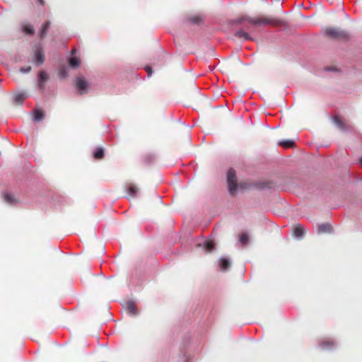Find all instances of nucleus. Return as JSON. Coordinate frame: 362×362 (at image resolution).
<instances>
[{
  "label": "nucleus",
  "mask_w": 362,
  "mask_h": 362,
  "mask_svg": "<svg viewBox=\"0 0 362 362\" xmlns=\"http://www.w3.org/2000/svg\"><path fill=\"white\" fill-rule=\"evenodd\" d=\"M244 22H247L255 26H265L267 25H270L272 26H279L284 25V22L281 19L269 18L264 16L255 18L250 17L249 16H245L234 21L235 24H241Z\"/></svg>",
  "instance_id": "f257e3e1"
},
{
  "label": "nucleus",
  "mask_w": 362,
  "mask_h": 362,
  "mask_svg": "<svg viewBox=\"0 0 362 362\" xmlns=\"http://www.w3.org/2000/svg\"><path fill=\"white\" fill-rule=\"evenodd\" d=\"M227 183L228 191L230 194L234 195L238 189L235 171L233 169H229L227 173Z\"/></svg>",
  "instance_id": "f03ea898"
},
{
  "label": "nucleus",
  "mask_w": 362,
  "mask_h": 362,
  "mask_svg": "<svg viewBox=\"0 0 362 362\" xmlns=\"http://www.w3.org/2000/svg\"><path fill=\"white\" fill-rule=\"evenodd\" d=\"M325 34L334 39L346 40L349 37L348 32L336 28H329L326 29Z\"/></svg>",
  "instance_id": "7ed1b4c3"
},
{
  "label": "nucleus",
  "mask_w": 362,
  "mask_h": 362,
  "mask_svg": "<svg viewBox=\"0 0 362 362\" xmlns=\"http://www.w3.org/2000/svg\"><path fill=\"white\" fill-rule=\"evenodd\" d=\"M45 57L42 49L40 47H37L35 52V62L36 65L39 66L45 62Z\"/></svg>",
  "instance_id": "20e7f679"
},
{
  "label": "nucleus",
  "mask_w": 362,
  "mask_h": 362,
  "mask_svg": "<svg viewBox=\"0 0 362 362\" xmlns=\"http://www.w3.org/2000/svg\"><path fill=\"white\" fill-rule=\"evenodd\" d=\"M76 86L81 94H83L86 92V90L88 87V83L83 78H78L76 79Z\"/></svg>",
  "instance_id": "39448f33"
},
{
  "label": "nucleus",
  "mask_w": 362,
  "mask_h": 362,
  "mask_svg": "<svg viewBox=\"0 0 362 362\" xmlns=\"http://www.w3.org/2000/svg\"><path fill=\"white\" fill-rule=\"evenodd\" d=\"M48 80V75L44 71H40L38 74V87L40 90H44L45 86L44 83Z\"/></svg>",
  "instance_id": "423d86ee"
},
{
  "label": "nucleus",
  "mask_w": 362,
  "mask_h": 362,
  "mask_svg": "<svg viewBox=\"0 0 362 362\" xmlns=\"http://www.w3.org/2000/svg\"><path fill=\"white\" fill-rule=\"evenodd\" d=\"M334 123L342 131H346L349 129L348 126L339 117L335 116L333 117Z\"/></svg>",
  "instance_id": "0eeeda50"
},
{
  "label": "nucleus",
  "mask_w": 362,
  "mask_h": 362,
  "mask_svg": "<svg viewBox=\"0 0 362 362\" xmlns=\"http://www.w3.org/2000/svg\"><path fill=\"white\" fill-rule=\"evenodd\" d=\"M305 234V228L302 225H298L293 228V235L296 238H301Z\"/></svg>",
  "instance_id": "6e6552de"
},
{
  "label": "nucleus",
  "mask_w": 362,
  "mask_h": 362,
  "mask_svg": "<svg viewBox=\"0 0 362 362\" xmlns=\"http://www.w3.org/2000/svg\"><path fill=\"white\" fill-rule=\"evenodd\" d=\"M219 267L223 271H226L230 267V261L226 257H221L219 259Z\"/></svg>",
  "instance_id": "1a4fd4ad"
},
{
  "label": "nucleus",
  "mask_w": 362,
  "mask_h": 362,
  "mask_svg": "<svg viewBox=\"0 0 362 362\" xmlns=\"http://www.w3.org/2000/svg\"><path fill=\"white\" fill-rule=\"evenodd\" d=\"M127 310L131 315H136L138 314L136 304L133 300L127 302Z\"/></svg>",
  "instance_id": "9d476101"
},
{
  "label": "nucleus",
  "mask_w": 362,
  "mask_h": 362,
  "mask_svg": "<svg viewBox=\"0 0 362 362\" xmlns=\"http://www.w3.org/2000/svg\"><path fill=\"white\" fill-rule=\"evenodd\" d=\"M320 346L324 350H329L334 347L335 342L333 340H325L320 344Z\"/></svg>",
  "instance_id": "9b49d317"
},
{
  "label": "nucleus",
  "mask_w": 362,
  "mask_h": 362,
  "mask_svg": "<svg viewBox=\"0 0 362 362\" xmlns=\"http://www.w3.org/2000/svg\"><path fill=\"white\" fill-rule=\"evenodd\" d=\"M4 199V201L10 205H15L18 203L16 198L10 193H5Z\"/></svg>",
  "instance_id": "f8f14e48"
},
{
  "label": "nucleus",
  "mask_w": 362,
  "mask_h": 362,
  "mask_svg": "<svg viewBox=\"0 0 362 362\" xmlns=\"http://www.w3.org/2000/svg\"><path fill=\"white\" fill-rule=\"evenodd\" d=\"M235 36L238 38L244 39L245 40H248L251 39V37L249 35V33L245 32L243 30H239L235 31Z\"/></svg>",
  "instance_id": "ddd939ff"
},
{
  "label": "nucleus",
  "mask_w": 362,
  "mask_h": 362,
  "mask_svg": "<svg viewBox=\"0 0 362 362\" xmlns=\"http://www.w3.org/2000/svg\"><path fill=\"white\" fill-rule=\"evenodd\" d=\"M331 230L332 226L329 223H322L317 226L318 233H329Z\"/></svg>",
  "instance_id": "4468645a"
},
{
  "label": "nucleus",
  "mask_w": 362,
  "mask_h": 362,
  "mask_svg": "<svg viewBox=\"0 0 362 362\" xmlns=\"http://www.w3.org/2000/svg\"><path fill=\"white\" fill-rule=\"evenodd\" d=\"M33 113H34L33 119L35 122H40L43 119V118H44V111L43 110H42L40 109H36L34 110Z\"/></svg>",
  "instance_id": "2eb2a0df"
},
{
  "label": "nucleus",
  "mask_w": 362,
  "mask_h": 362,
  "mask_svg": "<svg viewBox=\"0 0 362 362\" xmlns=\"http://www.w3.org/2000/svg\"><path fill=\"white\" fill-rule=\"evenodd\" d=\"M23 31L28 35H33L35 33L34 28L32 25L28 23L22 24Z\"/></svg>",
  "instance_id": "dca6fc26"
},
{
  "label": "nucleus",
  "mask_w": 362,
  "mask_h": 362,
  "mask_svg": "<svg viewBox=\"0 0 362 362\" xmlns=\"http://www.w3.org/2000/svg\"><path fill=\"white\" fill-rule=\"evenodd\" d=\"M81 64V61L76 57H71L69 59V64L74 68L78 67Z\"/></svg>",
  "instance_id": "f3484780"
},
{
  "label": "nucleus",
  "mask_w": 362,
  "mask_h": 362,
  "mask_svg": "<svg viewBox=\"0 0 362 362\" xmlns=\"http://www.w3.org/2000/svg\"><path fill=\"white\" fill-rule=\"evenodd\" d=\"M104 156V151L102 148H98L93 152V156L95 159H101Z\"/></svg>",
  "instance_id": "a211bd4d"
},
{
  "label": "nucleus",
  "mask_w": 362,
  "mask_h": 362,
  "mask_svg": "<svg viewBox=\"0 0 362 362\" xmlns=\"http://www.w3.org/2000/svg\"><path fill=\"white\" fill-rule=\"evenodd\" d=\"M138 189L136 186L131 184L128 186V193L132 197H136Z\"/></svg>",
  "instance_id": "6ab92c4d"
},
{
  "label": "nucleus",
  "mask_w": 362,
  "mask_h": 362,
  "mask_svg": "<svg viewBox=\"0 0 362 362\" xmlns=\"http://www.w3.org/2000/svg\"><path fill=\"white\" fill-rule=\"evenodd\" d=\"M203 246L204 250H206L207 252H211L214 248V244L213 243V242L209 240L204 242Z\"/></svg>",
  "instance_id": "aec40b11"
},
{
  "label": "nucleus",
  "mask_w": 362,
  "mask_h": 362,
  "mask_svg": "<svg viewBox=\"0 0 362 362\" xmlns=\"http://www.w3.org/2000/svg\"><path fill=\"white\" fill-rule=\"evenodd\" d=\"M25 98H26L25 95L23 93H17L15 95L14 100L16 103H21L25 99Z\"/></svg>",
  "instance_id": "412c9836"
},
{
  "label": "nucleus",
  "mask_w": 362,
  "mask_h": 362,
  "mask_svg": "<svg viewBox=\"0 0 362 362\" xmlns=\"http://www.w3.org/2000/svg\"><path fill=\"white\" fill-rule=\"evenodd\" d=\"M279 145H281V146H284L285 148H290V147L293 146L294 143L291 140H284V141H279Z\"/></svg>",
  "instance_id": "4be33fe9"
},
{
  "label": "nucleus",
  "mask_w": 362,
  "mask_h": 362,
  "mask_svg": "<svg viewBox=\"0 0 362 362\" xmlns=\"http://www.w3.org/2000/svg\"><path fill=\"white\" fill-rule=\"evenodd\" d=\"M49 22H46L42 27L40 31V35H41V37H43L45 35L47 30L49 29Z\"/></svg>",
  "instance_id": "5701e85b"
},
{
  "label": "nucleus",
  "mask_w": 362,
  "mask_h": 362,
  "mask_svg": "<svg viewBox=\"0 0 362 362\" xmlns=\"http://www.w3.org/2000/svg\"><path fill=\"white\" fill-rule=\"evenodd\" d=\"M59 75L60 78H66L68 76L67 69L65 66H62L59 68Z\"/></svg>",
  "instance_id": "b1692460"
},
{
  "label": "nucleus",
  "mask_w": 362,
  "mask_h": 362,
  "mask_svg": "<svg viewBox=\"0 0 362 362\" xmlns=\"http://www.w3.org/2000/svg\"><path fill=\"white\" fill-rule=\"evenodd\" d=\"M189 22L194 24H199L202 22V18L198 16H194L188 18Z\"/></svg>",
  "instance_id": "393cba45"
},
{
  "label": "nucleus",
  "mask_w": 362,
  "mask_h": 362,
  "mask_svg": "<svg viewBox=\"0 0 362 362\" xmlns=\"http://www.w3.org/2000/svg\"><path fill=\"white\" fill-rule=\"evenodd\" d=\"M248 240L249 238L247 235L246 233H243L240 237L239 242L241 245H245L247 244Z\"/></svg>",
  "instance_id": "a878e982"
},
{
  "label": "nucleus",
  "mask_w": 362,
  "mask_h": 362,
  "mask_svg": "<svg viewBox=\"0 0 362 362\" xmlns=\"http://www.w3.org/2000/svg\"><path fill=\"white\" fill-rule=\"evenodd\" d=\"M30 70H31V67L30 66L21 68V72H22L23 74L28 73L30 71Z\"/></svg>",
  "instance_id": "bb28decb"
},
{
  "label": "nucleus",
  "mask_w": 362,
  "mask_h": 362,
  "mask_svg": "<svg viewBox=\"0 0 362 362\" xmlns=\"http://www.w3.org/2000/svg\"><path fill=\"white\" fill-rule=\"evenodd\" d=\"M145 69H146V72L148 73V76H151V74H152V69H151V68L149 67V66H146L145 68Z\"/></svg>",
  "instance_id": "cd10ccee"
},
{
  "label": "nucleus",
  "mask_w": 362,
  "mask_h": 362,
  "mask_svg": "<svg viewBox=\"0 0 362 362\" xmlns=\"http://www.w3.org/2000/svg\"><path fill=\"white\" fill-rule=\"evenodd\" d=\"M247 186H248V185H247V184H246V183L240 184V187L241 188H243V189H245V188H247Z\"/></svg>",
  "instance_id": "c85d7f7f"
},
{
  "label": "nucleus",
  "mask_w": 362,
  "mask_h": 362,
  "mask_svg": "<svg viewBox=\"0 0 362 362\" xmlns=\"http://www.w3.org/2000/svg\"><path fill=\"white\" fill-rule=\"evenodd\" d=\"M39 3H40L41 4H43V0H37Z\"/></svg>",
  "instance_id": "c756f323"
},
{
  "label": "nucleus",
  "mask_w": 362,
  "mask_h": 362,
  "mask_svg": "<svg viewBox=\"0 0 362 362\" xmlns=\"http://www.w3.org/2000/svg\"><path fill=\"white\" fill-rule=\"evenodd\" d=\"M361 163L362 164V158H361Z\"/></svg>",
  "instance_id": "7c9ffc66"
}]
</instances>
